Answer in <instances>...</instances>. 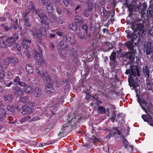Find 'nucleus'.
<instances>
[{"label":"nucleus","mask_w":153,"mask_h":153,"mask_svg":"<svg viewBox=\"0 0 153 153\" xmlns=\"http://www.w3.org/2000/svg\"><path fill=\"white\" fill-rule=\"evenodd\" d=\"M7 76L10 79L13 77V74L10 71H8L7 72Z\"/></svg>","instance_id":"52"},{"label":"nucleus","mask_w":153,"mask_h":153,"mask_svg":"<svg viewBox=\"0 0 153 153\" xmlns=\"http://www.w3.org/2000/svg\"><path fill=\"white\" fill-rule=\"evenodd\" d=\"M4 73H5L2 69L0 70V79L4 77Z\"/></svg>","instance_id":"48"},{"label":"nucleus","mask_w":153,"mask_h":153,"mask_svg":"<svg viewBox=\"0 0 153 153\" xmlns=\"http://www.w3.org/2000/svg\"><path fill=\"white\" fill-rule=\"evenodd\" d=\"M19 27V25L15 24H13L11 25V27L13 28L14 29H16Z\"/></svg>","instance_id":"53"},{"label":"nucleus","mask_w":153,"mask_h":153,"mask_svg":"<svg viewBox=\"0 0 153 153\" xmlns=\"http://www.w3.org/2000/svg\"><path fill=\"white\" fill-rule=\"evenodd\" d=\"M49 18L50 19L51 22H53L56 19V16L55 15L52 14V13H48Z\"/></svg>","instance_id":"33"},{"label":"nucleus","mask_w":153,"mask_h":153,"mask_svg":"<svg viewBox=\"0 0 153 153\" xmlns=\"http://www.w3.org/2000/svg\"><path fill=\"white\" fill-rule=\"evenodd\" d=\"M12 84V82H10L9 83H5L4 84L6 87H10Z\"/></svg>","instance_id":"60"},{"label":"nucleus","mask_w":153,"mask_h":153,"mask_svg":"<svg viewBox=\"0 0 153 153\" xmlns=\"http://www.w3.org/2000/svg\"><path fill=\"white\" fill-rule=\"evenodd\" d=\"M24 52L25 53V55H26L27 56L28 58H30V54L27 50H25L24 51Z\"/></svg>","instance_id":"51"},{"label":"nucleus","mask_w":153,"mask_h":153,"mask_svg":"<svg viewBox=\"0 0 153 153\" xmlns=\"http://www.w3.org/2000/svg\"><path fill=\"white\" fill-rule=\"evenodd\" d=\"M34 96L37 97H39L42 94V91L41 89L38 88H36L34 90Z\"/></svg>","instance_id":"16"},{"label":"nucleus","mask_w":153,"mask_h":153,"mask_svg":"<svg viewBox=\"0 0 153 153\" xmlns=\"http://www.w3.org/2000/svg\"><path fill=\"white\" fill-rule=\"evenodd\" d=\"M20 79L19 76H17L15 80H14V82L16 84H19H19L21 83H25L23 82H19Z\"/></svg>","instance_id":"42"},{"label":"nucleus","mask_w":153,"mask_h":153,"mask_svg":"<svg viewBox=\"0 0 153 153\" xmlns=\"http://www.w3.org/2000/svg\"><path fill=\"white\" fill-rule=\"evenodd\" d=\"M49 47L51 49H53L55 48V46L52 43L50 44Z\"/></svg>","instance_id":"64"},{"label":"nucleus","mask_w":153,"mask_h":153,"mask_svg":"<svg viewBox=\"0 0 153 153\" xmlns=\"http://www.w3.org/2000/svg\"><path fill=\"white\" fill-rule=\"evenodd\" d=\"M70 28L74 31H76L77 29V26L75 24H72L71 26L70 25Z\"/></svg>","instance_id":"46"},{"label":"nucleus","mask_w":153,"mask_h":153,"mask_svg":"<svg viewBox=\"0 0 153 153\" xmlns=\"http://www.w3.org/2000/svg\"><path fill=\"white\" fill-rule=\"evenodd\" d=\"M13 96L12 95H5L4 97V100L7 102H11L13 100Z\"/></svg>","instance_id":"18"},{"label":"nucleus","mask_w":153,"mask_h":153,"mask_svg":"<svg viewBox=\"0 0 153 153\" xmlns=\"http://www.w3.org/2000/svg\"><path fill=\"white\" fill-rule=\"evenodd\" d=\"M151 42H148L145 45V48L146 49V54L149 55L151 52L152 51V47H151Z\"/></svg>","instance_id":"10"},{"label":"nucleus","mask_w":153,"mask_h":153,"mask_svg":"<svg viewBox=\"0 0 153 153\" xmlns=\"http://www.w3.org/2000/svg\"><path fill=\"white\" fill-rule=\"evenodd\" d=\"M66 40L68 41L69 42L71 41V37L70 36H66Z\"/></svg>","instance_id":"58"},{"label":"nucleus","mask_w":153,"mask_h":153,"mask_svg":"<svg viewBox=\"0 0 153 153\" xmlns=\"http://www.w3.org/2000/svg\"><path fill=\"white\" fill-rule=\"evenodd\" d=\"M140 104L141 105V107L148 114L149 113L148 111H149V109L148 107V104L144 101H143L140 102Z\"/></svg>","instance_id":"11"},{"label":"nucleus","mask_w":153,"mask_h":153,"mask_svg":"<svg viewBox=\"0 0 153 153\" xmlns=\"http://www.w3.org/2000/svg\"><path fill=\"white\" fill-rule=\"evenodd\" d=\"M129 58L131 59V61L133 62L134 61V58L133 56H132L131 55L129 56Z\"/></svg>","instance_id":"59"},{"label":"nucleus","mask_w":153,"mask_h":153,"mask_svg":"<svg viewBox=\"0 0 153 153\" xmlns=\"http://www.w3.org/2000/svg\"><path fill=\"white\" fill-rule=\"evenodd\" d=\"M143 72L144 75H146L148 78H149V71L148 67L147 66H145V68H143Z\"/></svg>","instance_id":"25"},{"label":"nucleus","mask_w":153,"mask_h":153,"mask_svg":"<svg viewBox=\"0 0 153 153\" xmlns=\"http://www.w3.org/2000/svg\"><path fill=\"white\" fill-rule=\"evenodd\" d=\"M36 13L38 15L39 17L42 19L44 16L42 10H41L37 9L36 10Z\"/></svg>","instance_id":"29"},{"label":"nucleus","mask_w":153,"mask_h":153,"mask_svg":"<svg viewBox=\"0 0 153 153\" xmlns=\"http://www.w3.org/2000/svg\"><path fill=\"white\" fill-rule=\"evenodd\" d=\"M140 34L136 32H134V34L132 35L131 37V41L127 42L126 44V46L130 50V51L134 52V46L133 42L135 45H137L140 42Z\"/></svg>","instance_id":"1"},{"label":"nucleus","mask_w":153,"mask_h":153,"mask_svg":"<svg viewBox=\"0 0 153 153\" xmlns=\"http://www.w3.org/2000/svg\"><path fill=\"white\" fill-rule=\"evenodd\" d=\"M45 91L48 94H52L55 92V90L53 88H45Z\"/></svg>","instance_id":"32"},{"label":"nucleus","mask_w":153,"mask_h":153,"mask_svg":"<svg viewBox=\"0 0 153 153\" xmlns=\"http://www.w3.org/2000/svg\"><path fill=\"white\" fill-rule=\"evenodd\" d=\"M59 53L60 56L62 59H64L66 55V52L65 51V50H61V51L59 52Z\"/></svg>","instance_id":"39"},{"label":"nucleus","mask_w":153,"mask_h":153,"mask_svg":"<svg viewBox=\"0 0 153 153\" xmlns=\"http://www.w3.org/2000/svg\"><path fill=\"white\" fill-rule=\"evenodd\" d=\"M115 89V86L114 85L111 86L110 87L106 88L105 94H108L109 93H111V91H113Z\"/></svg>","instance_id":"22"},{"label":"nucleus","mask_w":153,"mask_h":153,"mask_svg":"<svg viewBox=\"0 0 153 153\" xmlns=\"http://www.w3.org/2000/svg\"><path fill=\"white\" fill-rule=\"evenodd\" d=\"M105 108L102 106H100L98 107V110L99 112L101 114H104L105 113Z\"/></svg>","instance_id":"30"},{"label":"nucleus","mask_w":153,"mask_h":153,"mask_svg":"<svg viewBox=\"0 0 153 153\" xmlns=\"http://www.w3.org/2000/svg\"><path fill=\"white\" fill-rule=\"evenodd\" d=\"M147 16L150 17H153V10L152 8H149L147 11Z\"/></svg>","instance_id":"31"},{"label":"nucleus","mask_w":153,"mask_h":153,"mask_svg":"<svg viewBox=\"0 0 153 153\" xmlns=\"http://www.w3.org/2000/svg\"><path fill=\"white\" fill-rule=\"evenodd\" d=\"M86 99L87 100H93L95 99L94 97L90 95L89 94L87 93L86 94Z\"/></svg>","instance_id":"45"},{"label":"nucleus","mask_w":153,"mask_h":153,"mask_svg":"<svg viewBox=\"0 0 153 153\" xmlns=\"http://www.w3.org/2000/svg\"><path fill=\"white\" fill-rule=\"evenodd\" d=\"M5 63L4 60L0 59V70L6 68V65Z\"/></svg>","instance_id":"26"},{"label":"nucleus","mask_w":153,"mask_h":153,"mask_svg":"<svg viewBox=\"0 0 153 153\" xmlns=\"http://www.w3.org/2000/svg\"><path fill=\"white\" fill-rule=\"evenodd\" d=\"M22 108L23 109V111L22 113L23 114H29L32 111L31 108L29 107L24 106L22 107Z\"/></svg>","instance_id":"15"},{"label":"nucleus","mask_w":153,"mask_h":153,"mask_svg":"<svg viewBox=\"0 0 153 153\" xmlns=\"http://www.w3.org/2000/svg\"><path fill=\"white\" fill-rule=\"evenodd\" d=\"M90 11H89V10L86 9V10H85L83 13L84 15L86 17L88 16L90 14Z\"/></svg>","instance_id":"49"},{"label":"nucleus","mask_w":153,"mask_h":153,"mask_svg":"<svg viewBox=\"0 0 153 153\" xmlns=\"http://www.w3.org/2000/svg\"><path fill=\"white\" fill-rule=\"evenodd\" d=\"M41 19H42L41 21V23L42 24H44L45 25H48V24L46 21L47 20V17L46 16L44 15V16H43Z\"/></svg>","instance_id":"28"},{"label":"nucleus","mask_w":153,"mask_h":153,"mask_svg":"<svg viewBox=\"0 0 153 153\" xmlns=\"http://www.w3.org/2000/svg\"><path fill=\"white\" fill-rule=\"evenodd\" d=\"M30 118V117L29 116H27L25 117L22 118L21 119L20 122L21 123H22L28 120Z\"/></svg>","instance_id":"43"},{"label":"nucleus","mask_w":153,"mask_h":153,"mask_svg":"<svg viewBox=\"0 0 153 153\" xmlns=\"http://www.w3.org/2000/svg\"><path fill=\"white\" fill-rule=\"evenodd\" d=\"M125 73L127 74H129L130 76H133L134 77L136 76L139 77L140 76L139 71L137 66H132L131 69H126Z\"/></svg>","instance_id":"3"},{"label":"nucleus","mask_w":153,"mask_h":153,"mask_svg":"<svg viewBox=\"0 0 153 153\" xmlns=\"http://www.w3.org/2000/svg\"><path fill=\"white\" fill-rule=\"evenodd\" d=\"M133 76L131 75L130 76V77L128 78V82L130 86H134V80L133 79Z\"/></svg>","instance_id":"34"},{"label":"nucleus","mask_w":153,"mask_h":153,"mask_svg":"<svg viewBox=\"0 0 153 153\" xmlns=\"http://www.w3.org/2000/svg\"><path fill=\"white\" fill-rule=\"evenodd\" d=\"M15 38L13 37H10L7 38L6 41L7 47L9 46L10 47L13 46L15 42Z\"/></svg>","instance_id":"9"},{"label":"nucleus","mask_w":153,"mask_h":153,"mask_svg":"<svg viewBox=\"0 0 153 153\" xmlns=\"http://www.w3.org/2000/svg\"><path fill=\"white\" fill-rule=\"evenodd\" d=\"M81 7L80 5H79L76 6V7L75 10L76 13H78L79 12V11H77V10Z\"/></svg>","instance_id":"55"},{"label":"nucleus","mask_w":153,"mask_h":153,"mask_svg":"<svg viewBox=\"0 0 153 153\" xmlns=\"http://www.w3.org/2000/svg\"><path fill=\"white\" fill-rule=\"evenodd\" d=\"M142 118L145 121H148V118L145 115H143L142 116Z\"/></svg>","instance_id":"54"},{"label":"nucleus","mask_w":153,"mask_h":153,"mask_svg":"<svg viewBox=\"0 0 153 153\" xmlns=\"http://www.w3.org/2000/svg\"><path fill=\"white\" fill-rule=\"evenodd\" d=\"M45 79L47 83L45 86V88H53L54 82L53 80L50 77H46Z\"/></svg>","instance_id":"8"},{"label":"nucleus","mask_w":153,"mask_h":153,"mask_svg":"<svg viewBox=\"0 0 153 153\" xmlns=\"http://www.w3.org/2000/svg\"><path fill=\"white\" fill-rule=\"evenodd\" d=\"M151 82L149 79L147 78L146 81V85L148 89L150 90H152V87L151 84Z\"/></svg>","instance_id":"35"},{"label":"nucleus","mask_w":153,"mask_h":153,"mask_svg":"<svg viewBox=\"0 0 153 153\" xmlns=\"http://www.w3.org/2000/svg\"><path fill=\"white\" fill-rule=\"evenodd\" d=\"M77 36L79 38L82 39L84 36V33L83 32L80 31L77 34Z\"/></svg>","instance_id":"41"},{"label":"nucleus","mask_w":153,"mask_h":153,"mask_svg":"<svg viewBox=\"0 0 153 153\" xmlns=\"http://www.w3.org/2000/svg\"><path fill=\"white\" fill-rule=\"evenodd\" d=\"M49 1V0H41V2L43 4H45L47 3Z\"/></svg>","instance_id":"63"},{"label":"nucleus","mask_w":153,"mask_h":153,"mask_svg":"<svg viewBox=\"0 0 153 153\" xmlns=\"http://www.w3.org/2000/svg\"><path fill=\"white\" fill-rule=\"evenodd\" d=\"M39 119V118L38 117H34L30 121H36L37 120H38Z\"/></svg>","instance_id":"56"},{"label":"nucleus","mask_w":153,"mask_h":153,"mask_svg":"<svg viewBox=\"0 0 153 153\" xmlns=\"http://www.w3.org/2000/svg\"><path fill=\"white\" fill-rule=\"evenodd\" d=\"M29 12L27 10L25 13L23 14V17L25 20V24L26 26L29 27L30 26V24L28 22V19L27 18V15L29 14Z\"/></svg>","instance_id":"14"},{"label":"nucleus","mask_w":153,"mask_h":153,"mask_svg":"<svg viewBox=\"0 0 153 153\" xmlns=\"http://www.w3.org/2000/svg\"><path fill=\"white\" fill-rule=\"evenodd\" d=\"M82 28L83 29L86 30L87 29L88 26L84 24L83 25Z\"/></svg>","instance_id":"57"},{"label":"nucleus","mask_w":153,"mask_h":153,"mask_svg":"<svg viewBox=\"0 0 153 153\" xmlns=\"http://www.w3.org/2000/svg\"><path fill=\"white\" fill-rule=\"evenodd\" d=\"M14 94L15 95L21 97L23 95L24 92L19 87H16L14 88L13 89Z\"/></svg>","instance_id":"7"},{"label":"nucleus","mask_w":153,"mask_h":153,"mask_svg":"<svg viewBox=\"0 0 153 153\" xmlns=\"http://www.w3.org/2000/svg\"><path fill=\"white\" fill-rule=\"evenodd\" d=\"M7 109L10 111L12 113H13L14 111V110L13 109V108L11 106H8L7 107Z\"/></svg>","instance_id":"50"},{"label":"nucleus","mask_w":153,"mask_h":153,"mask_svg":"<svg viewBox=\"0 0 153 153\" xmlns=\"http://www.w3.org/2000/svg\"><path fill=\"white\" fill-rule=\"evenodd\" d=\"M16 47L17 50L19 51H21V48L20 45H19L17 44L16 45Z\"/></svg>","instance_id":"62"},{"label":"nucleus","mask_w":153,"mask_h":153,"mask_svg":"<svg viewBox=\"0 0 153 153\" xmlns=\"http://www.w3.org/2000/svg\"><path fill=\"white\" fill-rule=\"evenodd\" d=\"M34 57L36 59L38 64L42 66H44L45 62L42 57L40 56L37 51L34 52Z\"/></svg>","instance_id":"5"},{"label":"nucleus","mask_w":153,"mask_h":153,"mask_svg":"<svg viewBox=\"0 0 153 153\" xmlns=\"http://www.w3.org/2000/svg\"><path fill=\"white\" fill-rule=\"evenodd\" d=\"M75 20L76 22H81V23H82L83 22V21H82V19L81 17L79 16H75Z\"/></svg>","instance_id":"44"},{"label":"nucleus","mask_w":153,"mask_h":153,"mask_svg":"<svg viewBox=\"0 0 153 153\" xmlns=\"http://www.w3.org/2000/svg\"><path fill=\"white\" fill-rule=\"evenodd\" d=\"M113 128L114 129L115 131H114V133H110L108 134L109 135V137H112L113 136L114 134H117L118 135H121L122 136H123V135H122V133H121V132L120 131L118 130L117 129V128L115 127L114 128Z\"/></svg>","instance_id":"19"},{"label":"nucleus","mask_w":153,"mask_h":153,"mask_svg":"<svg viewBox=\"0 0 153 153\" xmlns=\"http://www.w3.org/2000/svg\"><path fill=\"white\" fill-rule=\"evenodd\" d=\"M64 4L66 6L71 5L72 2L70 0H63Z\"/></svg>","instance_id":"38"},{"label":"nucleus","mask_w":153,"mask_h":153,"mask_svg":"<svg viewBox=\"0 0 153 153\" xmlns=\"http://www.w3.org/2000/svg\"><path fill=\"white\" fill-rule=\"evenodd\" d=\"M53 4L51 3H49L47 5L46 8L47 10L48 13H52L53 12Z\"/></svg>","instance_id":"20"},{"label":"nucleus","mask_w":153,"mask_h":153,"mask_svg":"<svg viewBox=\"0 0 153 153\" xmlns=\"http://www.w3.org/2000/svg\"><path fill=\"white\" fill-rule=\"evenodd\" d=\"M69 54L72 56H74V57H76L77 54L76 50L74 49L71 50Z\"/></svg>","instance_id":"37"},{"label":"nucleus","mask_w":153,"mask_h":153,"mask_svg":"<svg viewBox=\"0 0 153 153\" xmlns=\"http://www.w3.org/2000/svg\"><path fill=\"white\" fill-rule=\"evenodd\" d=\"M61 48L63 50H65L66 48L67 45L65 40H63L61 41L59 44Z\"/></svg>","instance_id":"24"},{"label":"nucleus","mask_w":153,"mask_h":153,"mask_svg":"<svg viewBox=\"0 0 153 153\" xmlns=\"http://www.w3.org/2000/svg\"><path fill=\"white\" fill-rule=\"evenodd\" d=\"M87 4L88 6L87 9L89 11H91L93 9V6L92 3L89 1H88L87 3Z\"/></svg>","instance_id":"27"},{"label":"nucleus","mask_w":153,"mask_h":153,"mask_svg":"<svg viewBox=\"0 0 153 153\" xmlns=\"http://www.w3.org/2000/svg\"><path fill=\"white\" fill-rule=\"evenodd\" d=\"M5 63L6 65V68H7L9 64L11 62L12 63L15 64L18 63L19 61L18 59L16 58H8L4 60Z\"/></svg>","instance_id":"6"},{"label":"nucleus","mask_w":153,"mask_h":153,"mask_svg":"<svg viewBox=\"0 0 153 153\" xmlns=\"http://www.w3.org/2000/svg\"><path fill=\"white\" fill-rule=\"evenodd\" d=\"M75 118L74 117V115H71L70 114H69L67 118V121L68 123H70L72 121H73L74 123L75 122Z\"/></svg>","instance_id":"23"},{"label":"nucleus","mask_w":153,"mask_h":153,"mask_svg":"<svg viewBox=\"0 0 153 153\" xmlns=\"http://www.w3.org/2000/svg\"><path fill=\"white\" fill-rule=\"evenodd\" d=\"M36 71L39 75L42 77H44L47 74V72L45 70L42 71L39 70V68L36 67Z\"/></svg>","instance_id":"17"},{"label":"nucleus","mask_w":153,"mask_h":153,"mask_svg":"<svg viewBox=\"0 0 153 153\" xmlns=\"http://www.w3.org/2000/svg\"><path fill=\"white\" fill-rule=\"evenodd\" d=\"M21 97L19 100V101L21 102H22L23 103H25L28 100V98L27 97Z\"/></svg>","instance_id":"40"},{"label":"nucleus","mask_w":153,"mask_h":153,"mask_svg":"<svg viewBox=\"0 0 153 153\" xmlns=\"http://www.w3.org/2000/svg\"><path fill=\"white\" fill-rule=\"evenodd\" d=\"M7 37L3 36L0 38V47L5 48L7 47L6 41Z\"/></svg>","instance_id":"12"},{"label":"nucleus","mask_w":153,"mask_h":153,"mask_svg":"<svg viewBox=\"0 0 153 153\" xmlns=\"http://www.w3.org/2000/svg\"><path fill=\"white\" fill-rule=\"evenodd\" d=\"M40 31L37 30L35 28H33L30 32V34L33 36L34 38L39 41L42 40V35L44 36H46V29L45 27L40 28Z\"/></svg>","instance_id":"2"},{"label":"nucleus","mask_w":153,"mask_h":153,"mask_svg":"<svg viewBox=\"0 0 153 153\" xmlns=\"http://www.w3.org/2000/svg\"><path fill=\"white\" fill-rule=\"evenodd\" d=\"M116 57V53L115 52H113L110 57L111 60L114 62Z\"/></svg>","instance_id":"36"},{"label":"nucleus","mask_w":153,"mask_h":153,"mask_svg":"<svg viewBox=\"0 0 153 153\" xmlns=\"http://www.w3.org/2000/svg\"><path fill=\"white\" fill-rule=\"evenodd\" d=\"M6 112L4 111V110H3V114H0V121H2L5 117Z\"/></svg>","instance_id":"47"},{"label":"nucleus","mask_w":153,"mask_h":153,"mask_svg":"<svg viewBox=\"0 0 153 153\" xmlns=\"http://www.w3.org/2000/svg\"><path fill=\"white\" fill-rule=\"evenodd\" d=\"M20 85L24 87L23 89L25 92L27 94H30L34 91V89L32 87L28 86L27 84L25 83H20Z\"/></svg>","instance_id":"4"},{"label":"nucleus","mask_w":153,"mask_h":153,"mask_svg":"<svg viewBox=\"0 0 153 153\" xmlns=\"http://www.w3.org/2000/svg\"><path fill=\"white\" fill-rule=\"evenodd\" d=\"M31 43V41L30 40H27V39H24L22 43V45L24 48L27 49L28 48L30 47V45Z\"/></svg>","instance_id":"13"},{"label":"nucleus","mask_w":153,"mask_h":153,"mask_svg":"<svg viewBox=\"0 0 153 153\" xmlns=\"http://www.w3.org/2000/svg\"><path fill=\"white\" fill-rule=\"evenodd\" d=\"M4 28L5 29V30L6 31H7L9 30L11 28L10 27H9L7 26H4Z\"/></svg>","instance_id":"61"},{"label":"nucleus","mask_w":153,"mask_h":153,"mask_svg":"<svg viewBox=\"0 0 153 153\" xmlns=\"http://www.w3.org/2000/svg\"><path fill=\"white\" fill-rule=\"evenodd\" d=\"M26 69L27 73L29 74H31L33 72V70L32 66L28 64L26 65Z\"/></svg>","instance_id":"21"}]
</instances>
